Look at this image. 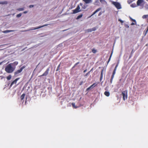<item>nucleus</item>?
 <instances>
[{
  "label": "nucleus",
  "mask_w": 148,
  "mask_h": 148,
  "mask_svg": "<svg viewBox=\"0 0 148 148\" xmlns=\"http://www.w3.org/2000/svg\"><path fill=\"white\" fill-rule=\"evenodd\" d=\"M11 77L12 76L11 75H9L6 78L8 80H10L11 79Z\"/></svg>",
  "instance_id": "20"
},
{
  "label": "nucleus",
  "mask_w": 148,
  "mask_h": 148,
  "mask_svg": "<svg viewBox=\"0 0 148 148\" xmlns=\"http://www.w3.org/2000/svg\"><path fill=\"white\" fill-rule=\"evenodd\" d=\"M99 1L102 4H104L106 3V2L105 0H99Z\"/></svg>",
  "instance_id": "21"
},
{
  "label": "nucleus",
  "mask_w": 148,
  "mask_h": 148,
  "mask_svg": "<svg viewBox=\"0 0 148 148\" xmlns=\"http://www.w3.org/2000/svg\"><path fill=\"white\" fill-rule=\"evenodd\" d=\"M2 63V62H0V65H1Z\"/></svg>",
  "instance_id": "42"
},
{
  "label": "nucleus",
  "mask_w": 148,
  "mask_h": 148,
  "mask_svg": "<svg viewBox=\"0 0 148 148\" xmlns=\"http://www.w3.org/2000/svg\"><path fill=\"white\" fill-rule=\"evenodd\" d=\"M84 2L86 4H89L91 3L92 0H84Z\"/></svg>",
  "instance_id": "13"
},
{
  "label": "nucleus",
  "mask_w": 148,
  "mask_h": 148,
  "mask_svg": "<svg viewBox=\"0 0 148 148\" xmlns=\"http://www.w3.org/2000/svg\"><path fill=\"white\" fill-rule=\"evenodd\" d=\"M112 3L118 9H120L121 8V6L120 4L117 1H112Z\"/></svg>",
  "instance_id": "3"
},
{
  "label": "nucleus",
  "mask_w": 148,
  "mask_h": 148,
  "mask_svg": "<svg viewBox=\"0 0 148 148\" xmlns=\"http://www.w3.org/2000/svg\"><path fill=\"white\" fill-rule=\"evenodd\" d=\"M33 7H34V5H29V7L30 8H31Z\"/></svg>",
  "instance_id": "35"
},
{
  "label": "nucleus",
  "mask_w": 148,
  "mask_h": 148,
  "mask_svg": "<svg viewBox=\"0 0 148 148\" xmlns=\"http://www.w3.org/2000/svg\"><path fill=\"white\" fill-rule=\"evenodd\" d=\"M97 85V84L96 83H94L92 85H91L89 87L87 88L86 89V90H88L90 89L93 88L94 87H95Z\"/></svg>",
  "instance_id": "10"
},
{
  "label": "nucleus",
  "mask_w": 148,
  "mask_h": 148,
  "mask_svg": "<svg viewBox=\"0 0 148 148\" xmlns=\"http://www.w3.org/2000/svg\"><path fill=\"white\" fill-rule=\"evenodd\" d=\"M48 25L47 24H46V25H42V26H39V27H36L35 28H34V29H39V28H41V27H42L45 26H47V25Z\"/></svg>",
  "instance_id": "16"
},
{
  "label": "nucleus",
  "mask_w": 148,
  "mask_h": 148,
  "mask_svg": "<svg viewBox=\"0 0 148 148\" xmlns=\"http://www.w3.org/2000/svg\"><path fill=\"white\" fill-rule=\"evenodd\" d=\"M49 70V68L47 69L46 71L42 74V75L40 76H42L47 75L48 74Z\"/></svg>",
  "instance_id": "9"
},
{
  "label": "nucleus",
  "mask_w": 148,
  "mask_h": 148,
  "mask_svg": "<svg viewBox=\"0 0 148 148\" xmlns=\"http://www.w3.org/2000/svg\"><path fill=\"white\" fill-rule=\"evenodd\" d=\"M13 64H14L15 65H16L18 64V62H15Z\"/></svg>",
  "instance_id": "29"
},
{
  "label": "nucleus",
  "mask_w": 148,
  "mask_h": 148,
  "mask_svg": "<svg viewBox=\"0 0 148 148\" xmlns=\"http://www.w3.org/2000/svg\"><path fill=\"white\" fill-rule=\"evenodd\" d=\"M103 76H100V81H101V80L103 78Z\"/></svg>",
  "instance_id": "36"
},
{
  "label": "nucleus",
  "mask_w": 148,
  "mask_h": 148,
  "mask_svg": "<svg viewBox=\"0 0 148 148\" xmlns=\"http://www.w3.org/2000/svg\"><path fill=\"white\" fill-rule=\"evenodd\" d=\"M96 29V28L95 27H94L92 29H89L87 30L88 32H91L92 31H95Z\"/></svg>",
  "instance_id": "12"
},
{
  "label": "nucleus",
  "mask_w": 148,
  "mask_h": 148,
  "mask_svg": "<svg viewBox=\"0 0 148 148\" xmlns=\"http://www.w3.org/2000/svg\"><path fill=\"white\" fill-rule=\"evenodd\" d=\"M80 9V8L79 5H78L76 8H75V10H73L72 11H73V14H75L76 13L79 12L80 11L79 10Z\"/></svg>",
  "instance_id": "6"
},
{
  "label": "nucleus",
  "mask_w": 148,
  "mask_h": 148,
  "mask_svg": "<svg viewBox=\"0 0 148 148\" xmlns=\"http://www.w3.org/2000/svg\"><path fill=\"white\" fill-rule=\"evenodd\" d=\"M104 95L108 97L110 95V92H109L106 91L104 92Z\"/></svg>",
  "instance_id": "15"
},
{
  "label": "nucleus",
  "mask_w": 148,
  "mask_h": 148,
  "mask_svg": "<svg viewBox=\"0 0 148 148\" xmlns=\"http://www.w3.org/2000/svg\"><path fill=\"white\" fill-rule=\"evenodd\" d=\"M19 79V78H17L15 80H14V81H12L11 82V83L10 85V87H11L13 84H16L17 81L18 80V79Z\"/></svg>",
  "instance_id": "7"
},
{
  "label": "nucleus",
  "mask_w": 148,
  "mask_h": 148,
  "mask_svg": "<svg viewBox=\"0 0 148 148\" xmlns=\"http://www.w3.org/2000/svg\"><path fill=\"white\" fill-rule=\"evenodd\" d=\"M101 8H98L94 12H93V14L90 16V17H91V16L95 14L96 13H97V12L101 10Z\"/></svg>",
  "instance_id": "11"
},
{
  "label": "nucleus",
  "mask_w": 148,
  "mask_h": 148,
  "mask_svg": "<svg viewBox=\"0 0 148 148\" xmlns=\"http://www.w3.org/2000/svg\"><path fill=\"white\" fill-rule=\"evenodd\" d=\"M135 25V23H132L131 24V25Z\"/></svg>",
  "instance_id": "40"
},
{
  "label": "nucleus",
  "mask_w": 148,
  "mask_h": 148,
  "mask_svg": "<svg viewBox=\"0 0 148 148\" xmlns=\"http://www.w3.org/2000/svg\"><path fill=\"white\" fill-rule=\"evenodd\" d=\"M103 70H102L101 71V76H103Z\"/></svg>",
  "instance_id": "31"
},
{
  "label": "nucleus",
  "mask_w": 148,
  "mask_h": 148,
  "mask_svg": "<svg viewBox=\"0 0 148 148\" xmlns=\"http://www.w3.org/2000/svg\"><path fill=\"white\" fill-rule=\"evenodd\" d=\"M130 19H131V20L132 21H133V22H136V20H135L134 19L132 18H130Z\"/></svg>",
  "instance_id": "32"
},
{
  "label": "nucleus",
  "mask_w": 148,
  "mask_h": 148,
  "mask_svg": "<svg viewBox=\"0 0 148 148\" xmlns=\"http://www.w3.org/2000/svg\"><path fill=\"white\" fill-rule=\"evenodd\" d=\"M25 93H23V94L20 97V98H21V100H23L24 98V97H25Z\"/></svg>",
  "instance_id": "18"
},
{
  "label": "nucleus",
  "mask_w": 148,
  "mask_h": 148,
  "mask_svg": "<svg viewBox=\"0 0 148 148\" xmlns=\"http://www.w3.org/2000/svg\"><path fill=\"white\" fill-rule=\"evenodd\" d=\"M119 64V62H118L116 65V66L115 67V68L113 70L112 75L111 76V78L110 79V82L111 83H112V82L113 79L114 77V75L116 73V71L117 69V68Z\"/></svg>",
  "instance_id": "2"
},
{
  "label": "nucleus",
  "mask_w": 148,
  "mask_h": 148,
  "mask_svg": "<svg viewBox=\"0 0 148 148\" xmlns=\"http://www.w3.org/2000/svg\"><path fill=\"white\" fill-rule=\"evenodd\" d=\"M99 3L98 2V1H96L95 3V5H98V4H97V3Z\"/></svg>",
  "instance_id": "34"
},
{
  "label": "nucleus",
  "mask_w": 148,
  "mask_h": 148,
  "mask_svg": "<svg viewBox=\"0 0 148 148\" xmlns=\"http://www.w3.org/2000/svg\"><path fill=\"white\" fill-rule=\"evenodd\" d=\"M27 11H24L23 12V13H24V14H25V13H27Z\"/></svg>",
  "instance_id": "41"
},
{
  "label": "nucleus",
  "mask_w": 148,
  "mask_h": 148,
  "mask_svg": "<svg viewBox=\"0 0 148 148\" xmlns=\"http://www.w3.org/2000/svg\"><path fill=\"white\" fill-rule=\"evenodd\" d=\"M118 21H120L122 23H123L124 22L123 21L120 19H119Z\"/></svg>",
  "instance_id": "30"
},
{
  "label": "nucleus",
  "mask_w": 148,
  "mask_h": 148,
  "mask_svg": "<svg viewBox=\"0 0 148 148\" xmlns=\"http://www.w3.org/2000/svg\"><path fill=\"white\" fill-rule=\"evenodd\" d=\"M85 71H85V70L84 71V72H85Z\"/></svg>",
  "instance_id": "43"
},
{
  "label": "nucleus",
  "mask_w": 148,
  "mask_h": 148,
  "mask_svg": "<svg viewBox=\"0 0 148 148\" xmlns=\"http://www.w3.org/2000/svg\"><path fill=\"white\" fill-rule=\"evenodd\" d=\"M60 64H59L58 65V66L57 67V69H56V71H58L59 70V68L60 67Z\"/></svg>",
  "instance_id": "28"
},
{
  "label": "nucleus",
  "mask_w": 148,
  "mask_h": 148,
  "mask_svg": "<svg viewBox=\"0 0 148 148\" xmlns=\"http://www.w3.org/2000/svg\"><path fill=\"white\" fill-rule=\"evenodd\" d=\"M131 7H133V8H134V7L135 6H134V5L133 4L131 5Z\"/></svg>",
  "instance_id": "38"
},
{
  "label": "nucleus",
  "mask_w": 148,
  "mask_h": 148,
  "mask_svg": "<svg viewBox=\"0 0 148 148\" xmlns=\"http://www.w3.org/2000/svg\"><path fill=\"white\" fill-rule=\"evenodd\" d=\"M8 3V2L6 1H0V4H6Z\"/></svg>",
  "instance_id": "17"
},
{
  "label": "nucleus",
  "mask_w": 148,
  "mask_h": 148,
  "mask_svg": "<svg viewBox=\"0 0 148 148\" xmlns=\"http://www.w3.org/2000/svg\"><path fill=\"white\" fill-rule=\"evenodd\" d=\"M128 3H130H130H129V1H128Z\"/></svg>",
  "instance_id": "44"
},
{
  "label": "nucleus",
  "mask_w": 148,
  "mask_h": 148,
  "mask_svg": "<svg viewBox=\"0 0 148 148\" xmlns=\"http://www.w3.org/2000/svg\"><path fill=\"white\" fill-rule=\"evenodd\" d=\"M72 105L74 108H77V107L75 106V103H72Z\"/></svg>",
  "instance_id": "19"
},
{
  "label": "nucleus",
  "mask_w": 148,
  "mask_h": 148,
  "mask_svg": "<svg viewBox=\"0 0 148 148\" xmlns=\"http://www.w3.org/2000/svg\"><path fill=\"white\" fill-rule=\"evenodd\" d=\"M24 10V8H19L17 9V10L19 11H21L23 10Z\"/></svg>",
  "instance_id": "26"
},
{
  "label": "nucleus",
  "mask_w": 148,
  "mask_h": 148,
  "mask_svg": "<svg viewBox=\"0 0 148 148\" xmlns=\"http://www.w3.org/2000/svg\"><path fill=\"white\" fill-rule=\"evenodd\" d=\"M13 31H14L12 30H6L3 31H2V32L4 33H8L10 32H12Z\"/></svg>",
  "instance_id": "14"
},
{
  "label": "nucleus",
  "mask_w": 148,
  "mask_h": 148,
  "mask_svg": "<svg viewBox=\"0 0 148 148\" xmlns=\"http://www.w3.org/2000/svg\"><path fill=\"white\" fill-rule=\"evenodd\" d=\"M148 17V15H144L142 16V18L143 19L146 18Z\"/></svg>",
  "instance_id": "24"
},
{
  "label": "nucleus",
  "mask_w": 148,
  "mask_h": 148,
  "mask_svg": "<svg viewBox=\"0 0 148 148\" xmlns=\"http://www.w3.org/2000/svg\"><path fill=\"white\" fill-rule=\"evenodd\" d=\"M122 94L123 96V100L124 101L127 98V91L126 90L125 91H123L122 92Z\"/></svg>",
  "instance_id": "5"
},
{
  "label": "nucleus",
  "mask_w": 148,
  "mask_h": 148,
  "mask_svg": "<svg viewBox=\"0 0 148 148\" xmlns=\"http://www.w3.org/2000/svg\"><path fill=\"white\" fill-rule=\"evenodd\" d=\"M144 2V0H138L137 2V5L138 6L140 5Z\"/></svg>",
  "instance_id": "8"
},
{
  "label": "nucleus",
  "mask_w": 148,
  "mask_h": 148,
  "mask_svg": "<svg viewBox=\"0 0 148 148\" xmlns=\"http://www.w3.org/2000/svg\"><path fill=\"white\" fill-rule=\"evenodd\" d=\"M102 13L101 12H100L99 14V16H100L101 14Z\"/></svg>",
  "instance_id": "39"
},
{
  "label": "nucleus",
  "mask_w": 148,
  "mask_h": 148,
  "mask_svg": "<svg viewBox=\"0 0 148 148\" xmlns=\"http://www.w3.org/2000/svg\"><path fill=\"white\" fill-rule=\"evenodd\" d=\"M90 71L88 72L85 75V77L87 76L90 73Z\"/></svg>",
  "instance_id": "33"
},
{
  "label": "nucleus",
  "mask_w": 148,
  "mask_h": 148,
  "mask_svg": "<svg viewBox=\"0 0 148 148\" xmlns=\"http://www.w3.org/2000/svg\"><path fill=\"white\" fill-rule=\"evenodd\" d=\"M112 53H113V52L112 51V52H111V54H110V58H109V59H108V62H107V64H108L109 63V62H110V61L111 57H112Z\"/></svg>",
  "instance_id": "22"
},
{
  "label": "nucleus",
  "mask_w": 148,
  "mask_h": 148,
  "mask_svg": "<svg viewBox=\"0 0 148 148\" xmlns=\"http://www.w3.org/2000/svg\"><path fill=\"white\" fill-rule=\"evenodd\" d=\"M83 16V14H81L80 15L78 16L76 18V19H79V18H81Z\"/></svg>",
  "instance_id": "23"
},
{
  "label": "nucleus",
  "mask_w": 148,
  "mask_h": 148,
  "mask_svg": "<svg viewBox=\"0 0 148 148\" xmlns=\"http://www.w3.org/2000/svg\"><path fill=\"white\" fill-rule=\"evenodd\" d=\"M22 15V14L21 13H20L19 14H18L16 15V17L17 18L19 17H21Z\"/></svg>",
  "instance_id": "25"
},
{
  "label": "nucleus",
  "mask_w": 148,
  "mask_h": 148,
  "mask_svg": "<svg viewBox=\"0 0 148 148\" xmlns=\"http://www.w3.org/2000/svg\"><path fill=\"white\" fill-rule=\"evenodd\" d=\"M92 51L93 53H95L97 52V50L95 49H92Z\"/></svg>",
  "instance_id": "27"
},
{
  "label": "nucleus",
  "mask_w": 148,
  "mask_h": 148,
  "mask_svg": "<svg viewBox=\"0 0 148 148\" xmlns=\"http://www.w3.org/2000/svg\"><path fill=\"white\" fill-rule=\"evenodd\" d=\"M13 63H10L5 68V71L7 73H12L14 70L15 68L12 67Z\"/></svg>",
  "instance_id": "1"
},
{
  "label": "nucleus",
  "mask_w": 148,
  "mask_h": 148,
  "mask_svg": "<svg viewBox=\"0 0 148 148\" xmlns=\"http://www.w3.org/2000/svg\"><path fill=\"white\" fill-rule=\"evenodd\" d=\"M125 26L127 28H128L129 27V26L127 25H125Z\"/></svg>",
  "instance_id": "37"
},
{
  "label": "nucleus",
  "mask_w": 148,
  "mask_h": 148,
  "mask_svg": "<svg viewBox=\"0 0 148 148\" xmlns=\"http://www.w3.org/2000/svg\"><path fill=\"white\" fill-rule=\"evenodd\" d=\"M25 66H23L20 68V69L17 70V71L14 72V75L16 76H17L19 75V74L22 71L23 69L25 68Z\"/></svg>",
  "instance_id": "4"
}]
</instances>
